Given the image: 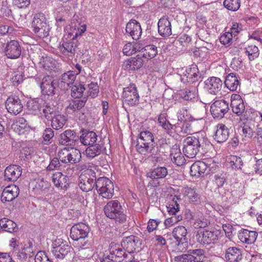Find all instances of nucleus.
Masks as SVG:
<instances>
[{
	"instance_id": "1",
	"label": "nucleus",
	"mask_w": 262,
	"mask_h": 262,
	"mask_svg": "<svg viewBox=\"0 0 262 262\" xmlns=\"http://www.w3.org/2000/svg\"><path fill=\"white\" fill-rule=\"evenodd\" d=\"M207 142L208 139L203 133H197L192 136L188 137L183 142V153L189 158H194L200 148H203Z\"/></svg>"
},
{
	"instance_id": "2",
	"label": "nucleus",
	"mask_w": 262,
	"mask_h": 262,
	"mask_svg": "<svg viewBox=\"0 0 262 262\" xmlns=\"http://www.w3.org/2000/svg\"><path fill=\"white\" fill-rule=\"evenodd\" d=\"M31 29L35 35L40 38H44L49 35L50 28L43 13H38L34 15L31 23Z\"/></svg>"
},
{
	"instance_id": "3",
	"label": "nucleus",
	"mask_w": 262,
	"mask_h": 262,
	"mask_svg": "<svg viewBox=\"0 0 262 262\" xmlns=\"http://www.w3.org/2000/svg\"><path fill=\"white\" fill-rule=\"evenodd\" d=\"M104 212L107 217L119 223H123L126 221V215L118 200L109 201L104 207Z\"/></svg>"
},
{
	"instance_id": "4",
	"label": "nucleus",
	"mask_w": 262,
	"mask_h": 262,
	"mask_svg": "<svg viewBox=\"0 0 262 262\" xmlns=\"http://www.w3.org/2000/svg\"><path fill=\"white\" fill-rule=\"evenodd\" d=\"M97 179L95 173L91 169H88L82 172L79 177L78 186L81 190L89 192L96 187Z\"/></svg>"
},
{
	"instance_id": "5",
	"label": "nucleus",
	"mask_w": 262,
	"mask_h": 262,
	"mask_svg": "<svg viewBox=\"0 0 262 262\" xmlns=\"http://www.w3.org/2000/svg\"><path fill=\"white\" fill-rule=\"evenodd\" d=\"M96 189L98 193L105 199H111L114 193L113 182L106 177H100L97 179Z\"/></svg>"
},
{
	"instance_id": "6",
	"label": "nucleus",
	"mask_w": 262,
	"mask_h": 262,
	"mask_svg": "<svg viewBox=\"0 0 262 262\" xmlns=\"http://www.w3.org/2000/svg\"><path fill=\"white\" fill-rule=\"evenodd\" d=\"M198 69L195 65L191 67H184L178 71L177 76L181 82L185 84H191L198 80L199 78L198 74Z\"/></svg>"
},
{
	"instance_id": "7",
	"label": "nucleus",
	"mask_w": 262,
	"mask_h": 262,
	"mask_svg": "<svg viewBox=\"0 0 262 262\" xmlns=\"http://www.w3.org/2000/svg\"><path fill=\"white\" fill-rule=\"evenodd\" d=\"M57 156L62 163L75 164L79 161L81 153L78 149L64 147L58 152Z\"/></svg>"
},
{
	"instance_id": "8",
	"label": "nucleus",
	"mask_w": 262,
	"mask_h": 262,
	"mask_svg": "<svg viewBox=\"0 0 262 262\" xmlns=\"http://www.w3.org/2000/svg\"><path fill=\"white\" fill-rule=\"evenodd\" d=\"M229 110V103L224 99L215 100L210 106V112L212 117L217 119L223 118Z\"/></svg>"
},
{
	"instance_id": "9",
	"label": "nucleus",
	"mask_w": 262,
	"mask_h": 262,
	"mask_svg": "<svg viewBox=\"0 0 262 262\" xmlns=\"http://www.w3.org/2000/svg\"><path fill=\"white\" fill-rule=\"evenodd\" d=\"M221 232L219 230H204L198 232L196 235L197 241L203 244L209 245L218 239Z\"/></svg>"
},
{
	"instance_id": "10",
	"label": "nucleus",
	"mask_w": 262,
	"mask_h": 262,
	"mask_svg": "<svg viewBox=\"0 0 262 262\" xmlns=\"http://www.w3.org/2000/svg\"><path fill=\"white\" fill-rule=\"evenodd\" d=\"M138 242V237L134 235L126 237L123 239L121 242V247L127 252L126 256L128 258V260L134 259V253Z\"/></svg>"
},
{
	"instance_id": "11",
	"label": "nucleus",
	"mask_w": 262,
	"mask_h": 262,
	"mask_svg": "<svg viewBox=\"0 0 262 262\" xmlns=\"http://www.w3.org/2000/svg\"><path fill=\"white\" fill-rule=\"evenodd\" d=\"M122 97L125 103L133 106L138 103L139 95L137 88L134 84H130L123 89Z\"/></svg>"
},
{
	"instance_id": "12",
	"label": "nucleus",
	"mask_w": 262,
	"mask_h": 262,
	"mask_svg": "<svg viewBox=\"0 0 262 262\" xmlns=\"http://www.w3.org/2000/svg\"><path fill=\"white\" fill-rule=\"evenodd\" d=\"M90 232L89 226L84 223H78L73 225L71 229L70 236L74 241L84 239Z\"/></svg>"
},
{
	"instance_id": "13",
	"label": "nucleus",
	"mask_w": 262,
	"mask_h": 262,
	"mask_svg": "<svg viewBox=\"0 0 262 262\" xmlns=\"http://www.w3.org/2000/svg\"><path fill=\"white\" fill-rule=\"evenodd\" d=\"M57 86L53 77L47 75L44 76L40 83V88L42 95L53 96Z\"/></svg>"
},
{
	"instance_id": "14",
	"label": "nucleus",
	"mask_w": 262,
	"mask_h": 262,
	"mask_svg": "<svg viewBox=\"0 0 262 262\" xmlns=\"http://www.w3.org/2000/svg\"><path fill=\"white\" fill-rule=\"evenodd\" d=\"M6 107L9 113L16 115L20 113L23 108L21 100L18 96H9L6 101Z\"/></svg>"
},
{
	"instance_id": "15",
	"label": "nucleus",
	"mask_w": 262,
	"mask_h": 262,
	"mask_svg": "<svg viewBox=\"0 0 262 262\" xmlns=\"http://www.w3.org/2000/svg\"><path fill=\"white\" fill-rule=\"evenodd\" d=\"M204 88L210 94L217 95L221 90L223 82L220 78L211 77L204 81Z\"/></svg>"
},
{
	"instance_id": "16",
	"label": "nucleus",
	"mask_w": 262,
	"mask_h": 262,
	"mask_svg": "<svg viewBox=\"0 0 262 262\" xmlns=\"http://www.w3.org/2000/svg\"><path fill=\"white\" fill-rule=\"evenodd\" d=\"M232 112L237 116H243L246 112L245 106L241 96L233 94L231 96V104Z\"/></svg>"
},
{
	"instance_id": "17",
	"label": "nucleus",
	"mask_w": 262,
	"mask_h": 262,
	"mask_svg": "<svg viewBox=\"0 0 262 262\" xmlns=\"http://www.w3.org/2000/svg\"><path fill=\"white\" fill-rule=\"evenodd\" d=\"M212 159L207 160L205 161H197L194 162L190 167V173L191 176L200 177L203 174L207 168H213L211 166Z\"/></svg>"
},
{
	"instance_id": "18",
	"label": "nucleus",
	"mask_w": 262,
	"mask_h": 262,
	"mask_svg": "<svg viewBox=\"0 0 262 262\" xmlns=\"http://www.w3.org/2000/svg\"><path fill=\"white\" fill-rule=\"evenodd\" d=\"M21 47L17 41L12 40L6 44L5 48V53L8 58H18L21 55Z\"/></svg>"
},
{
	"instance_id": "19",
	"label": "nucleus",
	"mask_w": 262,
	"mask_h": 262,
	"mask_svg": "<svg viewBox=\"0 0 262 262\" xmlns=\"http://www.w3.org/2000/svg\"><path fill=\"white\" fill-rule=\"evenodd\" d=\"M125 34L131 36L134 40L139 39L142 35V29L140 23L135 19H131L126 24Z\"/></svg>"
},
{
	"instance_id": "20",
	"label": "nucleus",
	"mask_w": 262,
	"mask_h": 262,
	"mask_svg": "<svg viewBox=\"0 0 262 262\" xmlns=\"http://www.w3.org/2000/svg\"><path fill=\"white\" fill-rule=\"evenodd\" d=\"M119 245H112L109 249L110 257L113 258L116 262H128L126 256L127 252Z\"/></svg>"
},
{
	"instance_id": "21",
	"label": "nucleus",
	"mask_w": 262,
	"mask_h": 262,
	"mask_svg": "<svg viewBox=\"0 0 262 262\" xmlns=\"http://www.w3.org/2000/svg\"><path fill=\"white\" fill-rule=\"evenodd\" d=\"M52 246V253L57 259H63L70 252V247L66 244H60V240L53 242Z\"/></svg>"
},
{
	"instance_id": "22",
	"label": "nucleus",
	"mask_w": 262,
	"mask_h": 262,
	"mask_svg": "<svg viewBox=\"0 0 262 262\" xmlns=\"http://www.w3.org/2000/svg\"><path fill=\"white\" fill-rule=\"evenodd\" d=\"M52 181L59 190H66L70 186L69 178L61 172H56L52 176Z\"/></svg>"
},
{
	"instance_id": "23",
	"label": "nucleus",
	"mask_w": 262,
	"mask_h": 262,
	"mask_svg": "<svg viewBox=\"0 0 262 262\" xmlns=\"http://www.w3.org/2000/svg\"><path fill=\"white\" fill-rule=\"evenodd\" d=\"M258 236L255 231H251L246 229H242L238 232V238L242 243L248 245L254 244Z\"/></svg>"
},
{
	"instance_id": "24",
	"label": "nucleus",
	"mask_w": 262,
	"mask_h": 262,
	"mask_svg": "<svg viewBox=\"0 0 262 262\" xmlns=\"http://www.w3.org/2000/svg\"><path fill=\"white\" fill-rule=\"evenodd\" d=\"M19 189L15 185H10L6 187L2 193L1 200L4 202H9L14 200L19 194Z\"/></svg>"
},
{
	"instance_id": "25",
	"label": "nucleus",
	"mask_w": 262,
	"mask_h": 262,
	"mask_svg": "<svg viewBox=\"0 0 262 262\" xmlns=\"http://www.w3.org/2000/svg\"><path fill=\"white\" fill-rule=\"evenodd\" d=\"M229 129L223 123H219L215 127L214 139L218 143L227 141L229 136Z\"/></svg>"
},
{
	"instance_id": "26",
	"label": "nucleus",
	"mask_w": 262,
	"mask_h": 262,
	"mask_svg": "<svg viewBox=\"0 0 262 262\" xmlns=\"http://www.w3.org/2000/svg\"><path fill=\"white\" fill-rule=\"evenodd\" d=\"M22 169L16 165L7 167L4 171V180L8 182L16 181L21 174Z\"/></svg>"
},
{
	"instance_id": "27",
	"label": "nucleus",
	"mask_w": 262,
	"mask_h": 262,
	"mask_svg": "<svg viewBox=\"0 0 262 262\" xmlns=\"http://www.w3.org/2000/svg\"><path fill=\"white\" fill-rule=\"evenodd\" d=\"M243 258L242 250L236 247H230L225 252V258L227 262H239Z\"/></svg>"
},
{
	"instance_id": "28",
	"label": "nucleus",
	"mask_w": 262,
	"mask_h": 262,
	"mask_svg": "<svg viewBox=\"0 0 262 262\" xmlns=\"http://www.w3.org/2000/svg\"><path fill=\"white\" fill-rule=\"evenodd\" d=\"M158 33L163 37H168L172 34L171 24L167 16L161 18L158 23Z\"/></svg>"
},
{
	"instance_id": "29",
	"label": "nucleus",
	"mask_w": 262,
	"mask_h": 262,
	"mask_svg": "<svg viewBox=\"0 0 262 262\" xmlns=\"http://www.w3.org/2000/svg\"><path fill=\"white\" fill-rule=\"evenodd\" d=\"M241 135L243 141H249L254 136L256 129V126L254 122H245L241 126Z\"/></svg>"
},
{
	"instance_id": "30",
	"label": "nucleus",
	"mask_w": 262,
	"mask_h": 262,
	"mask_svg": "<svg viewBox=\"0 0 262 262\" xmlns=\"http://www.w3.org/2000/svg\"><path fill=\"white\" fill-rule=\"evenodd\" d=\"M154 148V141L143 140L138 138L136 144L137 150L141 154L146 155L152 152Z\"/></svg>"
},
{
	"instance_id": "31",
	"label": "nucleus",
	"mask_w": 262,
	"mask_h": 262,
	"mask_svg": "<svg viewBox=\"0 0 262 262\" xmlns=\"http://www.w3.org/2000/svg\"><path fill=\"white\" fill-rule=\"evenodd\" d=\"M77 47L76 39L72 37V40L63 41L60 44L59 48L61 52L64 55L72 57L74 55Z\"/></svg>"
},
{
	"instance_id": "32",
	"label": "nucleus",
	"mask_w": 262,
	"mask_h": 262,
	"mask_svg": "<svg viewBox=\"0 0 262 262\" xmlns=\"http://www.w3.org/2000/svg\"><path fill=\"white\" fill-rule=\"evenodd\" d=\"M172 234L173 237L176 239L178 246L187 242L186 236L187 231L184 226H179L175 227L172 231Z\"/></svg>"
},
{
	"instance_id": "33",
	"label": "nucleus",
	"mask_w": 262,
	"mask_h": 262,
	"mask_svg": "<svg viewBox=\"0 0 262 262\" xmlns=\"http://www.w3.org/2000/svg\"><path fill=\"white\" fill-rule=\"evenodd\" d=\"M143 64V60L142 56L137 55L136 57L127 60L124 65V69L128 71L138 70Z\"/></svg>"
},
{
	"instance_id": "34",
	"label": "nucleus",
	"mask_w": 262,
	"mask_h": 262,
	"mask_svg": "<svg viewBox=\"0 0 262 262\" xmlns=\"http://www.w3.org/2000/svg\"><path fill=\"white\" fill-rule=\"evenodd\" d=\"M78 137L73 130L68 129L60 134V143L62 145H69L76 141Z\"/></svg>"
},
{
	"instance_id": "35",
	"label": "nucleus",
	"mask_w": 262,
	"mask_h": 262,
	"mask_svg": "<svg viewBox=\"0 0 262 262\" xmlns=\"http://www.w3.org/2000/svg\"><path fill=\"white\" fill-rule=\"evenodd\" d=\"M225 86L231 91H235L239 86L238 77L233 73L229 74L225 78Z\"/></svg>"
},
{
	"instance_id": "36",
	"label": "nucleus",
	"mask_w": 262,
	"mask_h": 262,
	"mask_svg": "<svg viewBox=\"0 0 262 262\" xmlns=\"http://www.w3.org/2000/svg\"><path fill=\"white\" fill-rule=\"evenodd\" d=\"M45 104V102L42 99L37 98L29 100L27 106L32 113L36 114L40 112L41 108Z\"/></svg>"
},
{
	"instance_id": "37",
	"label": "nucleus",
	"mask_w": 262,
	"mask_h": 262,
	"mask_svg": "<svg viewBox=\"0 0 262 262\" xmlns=\"http://www.w3.org/2000/svg\"><path fill=\"white\" fill-rule=\"evenodd\" d=\"M97 140V135L93 131H83L80 137V141L84 145L94 144Z\"/></svg>"
},
{
	"instance_id": "38",
	"label": "nucleus",
	"mask_w": 262,
	"mask_h": 262,
	"mask_svg": "<svg viewBox=\"0 0 262 262\" xmlns=\"http://www.w3.org/2000/svg\"><path fill=\"white\" fill-rule=\"evenodd\" d=\"M104 149L103 146L100 144H94L90 145L86 148L85 150V155L87 157L93 159L100 155Z\"/></svg>"
},
{
	"instance_id": "39",
	"label": "nucleus",
	"mask_w": 262,
	"mask_h": 262,
	"mask_svg": "<svg viewBox=\"0 0 262 262\" xmlns=\"http://www.w3.org/2000/svg\"><path fill=\"white\" fill-rule=\"evenodd\" d=\"M170 158L172 162L178 166L183 165L186 161L184 157L182 155L179 148L177 147L171 149Z\"/></svg>"
},
{
	"instance_id": "40",
	"label": "nucleus",
	"mask_w": 262,
	"mask_h": 262,
	"mask_svg": "<svg viewBox=\"0 0 262 262\" xmlns=\"http://www.w3.org/2000/svg\"><path fill=\"white\" fill-rule=\"evenodd\" d=\"M158 48L154 45H147L141 50L142 56L145 59H151L158 54Z\"/></svg>"
},
{
	"instance_id": "41",
	"label": "nucleus",
	"mask_w": 262,
	"mask_h": 262,
	"mask_svg": "<svg viewBox=\"0 0 262 262\" xmlns=\"http://www.w3.org/2000/svg\"><path fill=\"white\" fill-rule=\"evenodd\" d=\"M86 101L87 98L85 97L81 99L72 100L67 107V110L69 112H76L83 107Z\"/></svg>"
},
{
	"instance_id": "42",
	"label": "nucleus",
	"mask_w": 262,
	"mask_h": 262,
	"mask_svg": "<svg viewBox=\"0 0 262 262\" xmlns=\"http://www.w3.org/2000/svg\"><path fill=\"white\" fill-rule=\"evenodd\" d=\"M179 95L185 100L194 101L198 98V91L194 88L191 89H186L180 91Z\"/></svg>"
},
{
	"instance_id": "43",
	"label": "nucleus",
	"mask_w": 262,
	"mask_h": 262,
	"mask_svg": "<svg viewBox=\"0 0 262 262\" xmlns=\"http://www.w3.org/2000/svg\"><path fill=\"white\" fill-rule=\"evenodd\" d=\"M51 119L52 127L56 130L62 128L67 122L66 117L61 114L54 115Z\"/></svg>"
},
{
	"instance_id": "44",
	"label": "nucleus",
	"mask_w": 262,
	"mask_h": 262,
	"mask_svg": "<svg viewBox=\"0 0 262 262\" xmlns=\"http://www.w3.org/2000/svg\"><path fill=\"white\" fill-rule=\"evenodd\" d=\"M31 245H29V247H24L21 248V250L15 249L13 253L17 257V259L19 260L20 261L23 262L26 260L27 257H31L30 253L31 252Z\"/></svg>"
},
{
	"instance_id": "45",
	"label": "nucleus",
	"mask_w": 262,
	"mask_h": 262,
	"mask_svg": "<svg viewBox=\"0 0 262 262\" xmlns=\"http://www.w3.org/2000/svg\"><path fill=\"white\" fill-rule=\"evenodd\" d=\"M0 226L3 230L10 233L15 231L17 228L16 224L7 218L0 220Z\"/></svg>"
},
{
	"instance_id": "46",
	"label": "nucleus",
	"mask_w": 262,
	"mask_h": 262,
	"mask_svg": "<svg viewBox=\"0 0 262 262\" xmlns=\"http://www.w3.org/2000/svg\"><path fill=\"white\" fill-rule=\"evenodd\" d=\"M168 174L167 168L164 166H160L155 168L150 173L149 177L152 179H159L164 178Z\"/></svg>"
},
{
	"instance_id": "47",
	"label": "nucleus",
	"mask_w": 262,
	"mask_h": 262,
	"mask_svg": "<svg viewBox=\"0 0 262 262\" xmlns=\"http://www.w3.org/2000/svg\"><path fill=\"white\" fill-rule=\"evenodd\" d=\"M209 221L202 213H197L195 217L193 225L195 228H203L208 226Z\"/></svg>"
},
{
	"instance_id": "48",
	"label": "nucleus",
	"mask_w": 262,
	"mask_h": 262,
	"mask_svg": "<svg viewBox=\"0 0 262 262\" xmlns=\"http://www.w3.org/2000/svg\"><path fill=\"white\" fill-rule=\"evenodd\" d=\"M245 52L250 61L257 58L259 54V51L255 45H249L244 48Z\"/></svg>"
},
{
	"instance_id": "49",
	"label": "nucleus",
	"mask_w": 262,
	"mask_h": 262,
	"mask_svg": "<svg viewBox=\"0 0 262 262\" xmlns=\"http://www.w3.org/2000/svg\"><path fill=\"white\" fill-rule=\"evenodd\" d=\"M84 85L80 82H75L71 87V96L73 98H80L85 90Z\"/></svg>"
},
{
	"instance_id": "50",
	"label": "nucleus",
	"mask_w": 262,
	"mask_h": 262,
	"mask_svg": "<svg viewBox=\"0 0 262 262\" xmlns=\"http://www.w3.org/2000/svg\"><path fill=\"white\" fill-rule=\"evenodd\" d=\"M167 117L166 113H161L158 117V123L165 130L169 131L173 129L174 126L167 120Z\"/></svg>"
},
{
	"instance_id": "51",
	"label": "nucleus",
	"mask_w": 262,
	"mask_h": 262,
	"mask_svg": "<svg viewBox=\"0 0 262 262\" xmlns=\"http://www.w3.org/2000/svg\"><path fill=\"white\" fill-rule=\"evenodd\" d=\"M186 199L193 204H198L200 202V196L196 191L192 188H187L186 190Z\"/></svg>"
},
{
	"instance_id": "52",
	"label": "nucleus",
	"mask_w": 262,
	"mask_h": 262,
	"mask_svg": "<svg viewBox=\"0 0 262 262\" xmlns=\"http://www.w3.org/2000/svg\"><path fill=\"white\" fill-rule=\"evenodd\" d=\"M223 5L225 8L231 11H237L241 6L240 0H224Z\"/></svg>"
},
{
	"instance_id": "53",
	"label": "nucleus",
	"mask_w": 262,
	"mask_h": 262,
	"mask_svg": "<svg viewBox=\"0 0 262 262\" xmlns=\"http://www.w3.org/2000/svg\"><path fill=\"white\" fill-rule=\"evenodd\" d=\"M42 107L43 115L47 119H51L54 115H56V108L55 106H52L49 103H47L45 105L43 104Z\"/></svg>"
},
{
	"instance_id": "54",
	"label": "nucleus",
	"mask_w": 262,
	"mask_h": 262,
	"mask_svg": "<svg viewBox=\"0 0 262 262\" xmlns=\"http://www.w3.org/2000/svg\"><path fill=\"white\" fill-rule=\"evenodd\" d=\"M60 160L58 157H54L50 159L49 164L46 167L47 171H53L61 169V164Z\"/></svg>"
},
{
	"instance_id": "55",
	"label": "nucleus",
	"mask_w": 262,
	"mask_h": 262,
	"mask_svg": "<svg viewBox=\"0 0 262 262\" xmlns=\"http://www.w3.org/2000/svg\"><path fill=\"white\" fill-rule=\"evenodd\" d=\"M230 163L231 168L236 170L241 168L243 162L241 158L236 156H231L230 158Z\"/></svg>"
},
{
	"instance_id": "56",
	"label": "nucleus",
	"mask_w": 262,
	"mask_h": 262,
	"mask_svg": "<svg viewBox=\"0 0 262 262\" xmlns=\"http://www.w3.org/2000/svg\"><path fill=\"white\" fill-rule=\"evenodd\" d=\"M257 117V113L253 110H246L243 116V119L246 120V122H254L255 123V119Z\"/></svg>"
},
{
	"instance_id": "57",
	"label": "nucleus",
	"mask_w": 262,
	"mask_h": 262,
	"mask_svg": "<svg viewBox=\"0 0 262 262\" xmlns=\"http://www.w3.org/2000/svg\"><path fill=\"white\" fill-rule=\"evenodd\" d=\"M76 79V76L73 72L69 71L62 75L61 81L69 85L72 84Z\"/></svg>"
},
{
	"instance_id": "58",
	"label": "nucleus",
	"mask_w": 262,
	"mask_h": 262,
	"mask_svg": "<svg viewBox=\"0 0 262 262\" xmlns=\"http://www.w3.org/2000/svg\"><path fill=\"white\" fill-rule=\"evenodd\" d=\"M177 117L179 121H186L190 118L188 110L186 107L180 108L177 113Z\"/></svg>"
},
{
	"instance_id": "59",
	"label": "nucleus",
	"mask_w": 262,
	"mask_h": 262,
	"mask_svg": "<svg viewBox=\"0 0 262 262\" xmlns=\"http://www.w3.org/2000/svg\"><path fill=\"white\" fill-rule=\"evenodd\" d=\"M214 182L218 188H221L226 182V174L217 173L214 176Z\"/></svg>"
},
{
	"instance_id": "60",
	"label": "nucleus",
	"mask_w": 262,
	"mask_h": 262,
	"mask_svg": "<svg viewBox=\"0 0 262 262\" xmlns=\"http://www.w3.org/2000/svg\"><path fill=\"white\" fill-rule=\"evenodd\" d=\"M183 216L181 215H171V217L167 218L164 222V224L166 228L169 227L179 222L182 221Z\"/></svg>"
},
{
	"instance_id": "61",
	"label": "nucleus",
	"mask_w": 262,
	"mask_h": 262,
	"mask_svg": "<svg viewBox=\"0 0 262 262\" xmlns=\"http://www.w3.org/2000/svg\"><path fill=\"white\" fill-rule=\"evenodd\" d=\"M88 94L92 98H95L98 96L99 92V86L95 82H92L88 85Z\"/></svg>"
},
{
	"instance_id": "62",
	"label": "nucleus",
	"mask_w": 262,
	"mask_h": 262,
	"mask_svg": "<svg viewBox=\"0 0 262 262\" xmlns=\"http://www.w3.org/2000/svg\"><path fill=\"white\" fill-rule=\"evenodd\" d=\"M233 37V35L230 32H227L221 35L220 40L222 44L228 46L231 43Z\"/></svg>"
},
{
	"instance_id": "63",
	"label": "nucleus",
	"mask_w": 262,
	"mask_h": 262,
	"mask_svg": "<svg viewBox=\"0 0 262 262\" xmlns=\"http://www.w3.org/2000/svg\"><path fill=\"white\" fill-rule=\"evenodd\" d=\"M35 262H52L47 254L43 251L38 252L35 255Z\"/></svg>"
},
{
	"instance_id": "64",
	"label": "nucleus",
	"mask_w": 262,
	"mask_h": 262,
	"mask_svg": "<svg viewBox=\"0 0 262 262\" xmlns=\"http://www.w3.org/2000/svg\"><path fill=\"white\" fill-rule=\"evenodd\" d=\"M167 208L168 213L171 215H178L177 213L180 211L179 205L176 202L170 203Z\"/></svg>"
}]
</instances>
